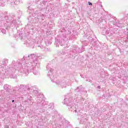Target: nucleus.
<instances>
[{
	"instance_id": "nucleus-1",
	"label": "nucleus",
	"mask_w": 128,
	"mask_h": 128,
	"mask_svg": "<svg viewBox=\"0 0 128 128\" xmlns=\"http://www.w3.org/2000/svg\"><path fill=\"white\" fill-rule=\"evenodd\" d=\"M88 4H89V6H92V4L90 2H88Z\"/></svg>"
},
{
	"instance_id": "nucleus-2",
	"label": "nucleus",
	"mask_w": 128,
	"mask_h": 128,
	"mask_svg": "<svg viewBox=\"0 0 128 128\" xmlns=\"http://www.w3.org/2000/svg\"><path fill=\"white\" fill-rule=\"evenodd\" d=\"M14 102V100H12V102Z\"/></svg>"
}]
</instances>
